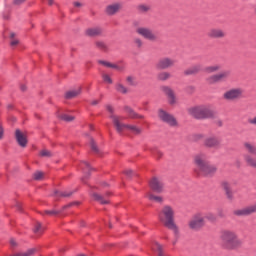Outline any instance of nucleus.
Returning a JSON list of instances; mask_svg holds the SVG:
<instances>
[{
    "mask_svg": "<svg viewBox=\"0 0 256 256\" xmlns=\"http://www.w3.org/2000/svg\"><path fill=\"white\" fill-rule=\"evenodd\" d=\"M158 221H160L164 227L173 231L176 237L179 236V226L175 223V208H173V206L169 204L162 206L158 212Z\"/></svg>",
    "mask_w": 256,
    "mask_h": 256,
    "instance_id": "nucleus-1",
    "label": "nucleus"
},
{
    "mask_svg": "<svg viewBox=\"0 0 256 256\" xmlns=\"http://www.w3.org/2000/svg\"><path fill=\"white\" fill-rule=\"evenodd\" d=\"M220 241L225 249H239L243 245V241L239 239L237 233L229 229H224L220 232Z\"/></svg>",
    "mask_w": 256,
    "mask_h": 256,
    "instance_id": "nucleus-2",
    "label": "nucleus"
},
{
    "mask_svg": "<svg viewBox=\"0 0 256 256\" xmlns=\"http://www.w3.org/2000/svg\"><path fill=\"white\" fill-rule=\"evenodd\" d=\"M112 123L118 133L123 131H130L134 135H141V128L131 124L123 123V117L117 115H111Z\"/></svg>",
    "mask_w": 256,
    "mask_h": 256,
    "instance_id": "nucleus-3",
    "label": "nucleus"
},
{
    "mask_svg": "<svg viewBox=\"0 0 256 256\" xmlns=\"http://www.w3.org/2000/svg\"><path fill=\"white\" fill-rule=\"evenodd\" d=\"M189 115L195 117V119H209L215 117V111L210 106H193L188 109Z\"/></svg>",
    "mask_w": 256,
    "mask_h": 256,
    "instance_id": "nucleus-4",
    "label": "nucleus"
},
{
    "mask_svg": "<svg viewBox=\"0 0 256 256\" xmlns=\"http://www.w3.org/2000/svg\"><path fill=\"white\" fill-rule=\"evenodd\" d=\"M204 226L205 216L201 213L194 214L188 223V227L192 229V231H199V229H202Z\"/></svg>",
    "mask_w": 256,
    "mask_h": 256,
    "instance_id": "nucleus-5",
    "label": "nucleus"
},
{
    "mask_svg": "<svg viewBox=\"0 0 256 256\" xmlns=\"http://www.w3.org/2000/svg\"><path fill=\"white\" fill-rule=\"evenodd\" d=\"M231 77V70H224L217 74H213L207 78L209 85H215V83H221V81H227Z\"/></svg>",
    "mask_w": 256,
    "mask_h": 256,
    "instance_id": "nucleus-6",
    "label": "nucleus"
},
{
    "mask_svg": "<svg viewBox=\"0 0 256 256\" xmlns=\"http://www.w3.org/2000/svg\"><path fill=\"white\" fill-rule=\"evenodd\" d=\"M158 119L163 121V123H167V125H170V127H177V120L175 117L163 109L158 110Z\"/></svg>",
    "mask_w": 256,
    "mask_h": 256,
    "instance_id": "nucleus-7",
    "label": "nucleus"
},
{
    "mask_svg": "<svg viewBox=\"0 0 256 256\" xmlns=\"http://www.w3.org/2000/svg\"><path fill=\"white\" fill-rule=\"evenodd\" d=\"M243 93V88H232L226 91L223 97L226 101H237V99H241V97H243Z\"/></svg>",
    "mask_w": 256,
    "mask_h": 256,
    "instance_id": "nucleus-8",
    "label": "nucleus"
},
{
    "mask_svg": "<svg viewBox=\"0 0 256 256\" xmlns=\"http://www.w3.org/2000/svg\"><path fill=\"white\" fill-rule=\"evenodd\" d=\"M137 35H140V37H143L144 39H147V41L155 42L157 41V36L153 33V30L148 27H138L136 29Z\"/></svg>",
    "mask_w": 256,
    "mask_h": 256,
    "instance_id": "nucleus-9",
    "label": "nucleus"
},
{
    "mask_svg": "<svg viewBox=\"0 0 256 256\" xmlns=\"http://www.w3.org/2000/svg\"><path fill=\"white\" fill-rule=\"evenodd\" d=\"M171 67H175V60L170 57L161 58L156 63V69L159 71H165V69H171Z\"/></svg>",
    "mask_w": 256,
    "mask_h": 256,
    "instance_id": "nucleus-10",
    "label": "nucleus"
},
{
    "mask_svg": "<svg viewBox=\"0 0 256 256\" xmlns=\"http://www.w3.org/2000/svg\"><path fill=\"white\" fill-rule=\"evenodd\" d=\"M203 145L209 149H217L221 147V139L216 136H208L204 139Z\"/></svg>",
    "mask_w": 256,
    "mask_h": 256,
    "instance_id": "nucleus-11",
    "label": "nucleus"
},
{
    "mask_svg": "<svg viewBox=\"0 0 256 256\" xmlns=\"http://www.w3.org/2000/svg\"><path fill=\"white\" fill-rule=\"evenodd\" d=\"M121 9H123V3L114 2V3L106 6L105 13H106V15H109V16L117 15V13H119V11H121Z\"/></svg>",
    "mask_w": 256,
    "mask_h": 256,
    "instance_id": "nucleus-12",
    "label": "nucleus"
},
{
    "mask_svg": "<svg viewBox=\"0 0 256 256\" xmlns=\"http://www.w3.org/2000/svg\"><path fill=\"white\" fill-rule=\"evenodd\" d=\"M161 91L168 97V102L170 105H177V96H175V91L169 86H162Z\"/></svg>",
    "mask_w": 256,
    "mask_h": 256,
    "instance_id": "nucleus-13",
    "label": "nucleus"
},
{
    "mask_svg": "<svg viewBox=\"0 0 256 256\" xmlns=\"http://www.w3.org/2000/svg\"><path fill=\"white\" fill-rule=\"evenodd\" d=\"M15 139L20 147H27L28 140L27 134H25V132H22L21 130L17 129L15 131Z\"/></svg>",
    "mask_w": 256,
    "mask_h": 256,
    "instance_id": "nucleus-14",
    "label": "nucleus"
},
{
    "mask_svg": "<svg viewBox=\"0 0 256 256\" xmlns=\"http://www.w3.org/2000/svg\"><path fill=\"white\" fill-rule=\"evenodd\" d=\"M194 162L198 169L202 171V169L209 163V160H207V155L200 153L194 157Z\"/></svg>",
    "mask_w": 256,
    "mask_h": 256,
    "instance_id": "nucleus-15",
    "label": "nucleus"
},
{
    "mask_svg": "<svg viewBox=\"0 0 256 256\" xmlns=\"http://www.w3.org/2000/svg\"><path fill=\"white\" fill-rule=\"evenodd\" d=\"M225 35V31L221 28H211L207 33V36L210 39H223L225 38Z\"/></svg>",
    "mask_w": 256,
    "mask_h": 256,
    "instance_id": "nucleus-16",
    "label": "nucleus"
},
{
    "mask_svg": "<svg viewBox=\"0 0 256 256\" xmlns=\"http://www.w3.org/2000/svg\"><path fill=\"white\" fill-rule=\"evenodd\" d=\"M149 185L152 191H155V193H163V182H161V180H159L157 177H153L150 180Z\"/></svg>",
    "mask_w": 256,
    "mask_h": 256,
    "instance_id": "nucleus-17",
    "label": "nucleus"
},
{
    "mask_svg": "<svg viewBox=\"0 0 256 256\" xmlns=\"http://www.w3.org/2000/svg\"><path fill=\"white\" fill-rule=\"evenodd\" d=\"M234 215H236V217H249V215H253V206L250 205L248 207L245 208H241L238 210H234Z\"/></svg>",
    "mask_w": 256,
    "mask_h": 256,
    "instance_id": "nucleus-18",
    "label": "nucleus"
},
{
    "mask_svg": "<svg viewBox=\"0 0 256 256\" xmlns=\"http://www.w3.org/2000/svg\"><path fill=\"white\" fill-rule=\"evenodd\" d=\"M222 189L225 191V195L229 201H233L235 199V195L233 194V190L231 189V184L227 181H223L221 183Z\"/></svg>",
    "mask_w": 256,
    "mask_h": 256,
    "instance_id": "nucleus-19",
    "label": "nucleus"
},
{
    "mask_svg": "<svg viewBox=\"0 0 256 256\" xmlns=\"http://www.w3.org/2000/svg\"><path fill=\"white\" fill-rule=\"evenodd\" d=\"M85 33L88 37H99V35L103 34V29L101 27H92L86 29Z\"/></svg>",
    "mask_w": 256,
    "mask_h": 256,
    "instance_id": "nucleus-20",
    "label": "nucleus"
},
{
    "mask_svg": "<svg viewBox=\"0 0 256 256\" xmlns=\"http://www.w3.org/2000/svg\"><path fill=\"white\" fill-rule=\"evenodd\" d=\"M98 63H99V65H103V67H107L108 69H115L116 71H123L122 66L115 64V63H111L109 61L99 60Z\"/></svg>",
    "mask_w": 256,
    "mask_h": 256,
    "instance_id": "nucleus-21",
    "label": "nucleus"
},
{
    "mask_svg": "<svg viewBox=\"0 0 256 256\" xmlns=\"http://www.w3.org/2000/svg\"><path fill=\"white\" fill-rule=\"evenodd\" d=\"M201 171L204 175H215L217 173V166L208 162Z\"/></svg>",
    "mask_w": 256,
    "mask_h": 256,
    "instance_id": "nucleus-22",
    "label": "nucleus"
},
{
    "mask_svg": "<svg viewBox=\"0 0 256 256\" xmlns=\"http://www.w3.org/2000/svg\"><path fill=\"white\" fill-rule=\"evenodd\" d=\"M203 69L201 64H196L184 71V75H197Z\"/></svg>",
    "mask_w": 256,
    "mask_h": 256,
    "instance_id": "nucleus-23",
    "label": "nucleus"
},
{
    "mask_svg": "<svg viewBox=\"0 0 256 256\" xmlns=\"http://www.w3.org/2000/svg\"><path fill=\"white\" fill-rule=\"evenodd\" d=\"M244 161L248 167H252L253 169H256V158L251 156V154L244 155Z\"/></svg>",
    "mask_w": 256,
    "mask_h": 256,
    "instance_id": "nucleus-24",
    "label": "nucleus"
},
{
    "mask_svg": "<svg viewBox=\"0 0 256 256\" xmlns=\"http://www.w3.org/2000/svg\"><path fill=\"white\" fill-rule=\"evenodd\" d=\"M124 110L130 119H143V115L137 114V112H135L133 109L129 107H125Z\"/></svg>",
    "mask_w": 256,
    "mask_h": 256,
    "instance_id": "nucleus-25",
    "label": "nucleus"
},
{
    "mask_svg": "<svg viewBox=\"0 0 256 256\" xmlns=\"http://www.w3.org/2000/svg\"><path fill=\"white\" fill-rule=\"evenodd\" d=\"M244 149L247 151V153H250V155H256V146L251 142H244Z\"/></svg>",
    "mask_w": 256,
    "mask_h": 256,
    "instance_id": "nucleus-26",
    "label": "nucleus"
},
{
    "mask_svg": "<svg viewBox=\"0 0 256 256\" xmlns=\"http://www.w3.org/2000/svg\"><path fill=\"white\" fill-rule=\"evenodd\" d=\"M91 196H92V199H94V201H98V203H100L101 205H107V204H109V200L103 198L102 195H99V194L93 192V193L91 194Z\"/></svg>",
    "mask_w": 256,
    "mask_h": 256,
    "instance_id": "nucleus-27",
    "label": "nucleus"
},
{
    "mask_svg": "<svg viewBox=\"0 0 256 256\" xmlns=\"http://www.w3.org/2000/svg\"><path fill=\"white\" fill-rule=\"evenodd\" d=\"M205 73H217L218 71H221V65L219 64H214V65H210V66H207L205 68Z\"/></svg>",
    "mask_w": 256,
    "mask_h": 256,
    "instance_id": "nucleus-28",
    "label": "nucleus"
},
{
    "mask_svg": "<svg viewBox=\"0 0 256 256\" xmlns=\"http://www.w3.org/2000/svg\"><path fill=\"white\" fill-rule=\"evenodd\" d=\"M115 89L118 93H122V95H127V93H129V89H127L121 82L115 84Z\"/></svg>",
    "mask_w": 256,
    "mask_h": 256,
    "instance_id": "nucleus-29",
    "label": "nucleus"
},
{
    "mask_svg": "<svg viewBox=\"0 0 256 256\" xmlns=\"http://www.w3.org/2000/svg\"><path fill=\"white\" fill-rule=\"evenodd\" d=\"M96 47L99 49V51H103L104 53H107L109 51V46H107V43L104 41L98 40L95 42Z\"/></svg>",
    "mask_w": 256,
    "mask_h": 256,
    "instance_id": "nucleus-30",
    "label": "nucleus"
},
{
    "mask_svg": "<svg viewBox=\"0 0 256 256\" xmlns=\"http://www.w3.org/2000/svg\"><path fill=\"white\" fill-rule=\"evenodd\" d=\"M78 95H81V88L66 92L65 97L66 99H74V97H77Z\"/></svg>",
    "mask_w": 256,
    "mask_h": 256,
    "instance_id": "nucleus-31",
    "label": "nucleus"
},
{
    "mask_svg": "<svg viewBox=\"0 0 256 256\" xmlns=\"http://www.w3.org/2000/svg\"><path fill=\"white\" fill-rule=\"evenodd\" d=\"M158 81H169L171 79V74L168 71H163L157 75Z\"/></svg>",
    "mask_w": 256,
    "mask_h": 256,
    "instance_id": "nucleus-32",
    "label": "nucleus"
},
{
    "mask_svg": "<svg viewBox=\"0 0 256 256\" xmlns=\"http://www.w3.org/2000/svg\"><path fill=\"white\" fill-rule=\"evenodd\" d=\"M54 195H55V197H71V195H73V192L56 190L54 192Z\"/></svg>",
    "mask_w": 256,
    "mask_h": 256,
    "instance_id": "nucleus-33",
    "label": "nucleus"
},
{
    "mask_svg": "<svg viewBox=\"0 0 256 256\" xmlns=\"http://www.w3.org/2000/svg\"><path fill=\"white\" fill-rule=\"evenodd\" d=\"M139 13H148V11H151V6L147 4H140L137 7Z\"/></svg>",
    "mask_w": 256,
    "mask_h": 256,
    "instance_id": "nucleus-34",
    "label": "nucleus"
},
{
    "mask_svg": "<svg viewBox=\"0 0 256 256\" xmlns=\"http://www.w3.org/2000/svg\"><path fill=\"white\" fill-rule=\"evenodd\" d=\"M153 251H156V253H158V256H165V254L163 253V246L159 243L154 244Z\"/></svg>",
    "mask_w": 256,
    "mask_h": 256,
    "instance_id": "nucleus-35",
    "label": "nucleus"
},
{
    "mask_svg": "<svg viewBox=\"0 0 256 256\" xmlns=\"http://www.w3.org/2000/svg\"><path fill=\"white\" fill-rule=\"evenodd\" d=\"M148 199L154 201L155 203H163V197L154 194H148Z\"/></svg>",
    "mask_w": 256,
    "mask_h": 256,
    "instance_id": "nucleus-36",
    "label": "nucleus"
},
{
    "mask_svg": "<svg viewBox=\"0 0 256 256\" xmlns=\"http://www.w3.org/2000/svg\"><path fill=\"white\" fill-rule=\"evenodd\" d=\"M103 82L107 85H113V78L107 73H102Z\"/></svg>",
    "mask_w": 256,
    "mask_h": 256,
    "instance_id": "nucleus-37",
    "label": "nucleus"
},
{
    "mask_svg": "<svg viewBox=\"0 0 256 256\" xmlns=\"http://www.w3.org/2000/svg\"><path fill=\"white\" fill-rule=\"evenodd\" d=\"M43 177H45V173H43L42 171H36L33 174V179L35 181H43Z\"/></svg>",
    "mask_w": 256,
    "mask_h": 256,
    "instance_id": "nucleus-38",
    "label": "nucleus"
},
{
    "mask_svg": "<svg viewBox=\"0 0 256 256\" xmlns=\"http://www.w3.org/2000/svg\"><path fill=\"white\" fill-rule=\"evenodd\" d=\"M10 38L12 39L10 42L11 47H17V45H19V41L15 38V33H11Z\"/></svg>",
    "mask_w": 256,
    "mask_h": 256,
    "instance_id": "nucleus-39",
    "label": "nucleus"
},
{
    "mask_svg": "<svg viewBox=\"0 0 256 256\" xmlns=\"http://www.w3.org/2000/svg\"><path fill=\"white\" fill-rule=\"evenodd\" d=\"M134 45L137 49H141L143 47V40L141 38H134Z\"/></svg>",
    "mask_w": 256,
    "mask_h": 256,
    "instance_id": "nucleus-40",
    "label": "nucleus"
},
{
    "mask_svg": "<svg viewBox=\"0 0 256 256\" xmlns=\"http://www.w3.org/2000/svg\"><path fill=\"white\" fill-rule=\"evenodd\" d=\"M41 157H53V153L47 149L40 151Z\"/></svg>",
    "mask_w": 256,
    "mask_h": 256,
    "instance_id": "nucleus-41",
    "label": "nucleus"
},
{
    "mask_svg": "<svg viewBox=\"0 0 256 256\" xmlns=\"http://www.w3.org/2000/svg\"><path fill=\"white\" fill-rule=\"evenodd\" d=\"M204 219H207V221H217V216L213 213H207L204 217Z\"/></svg>",
    "mask_w": 256,
    "mask_h": 256,
    "instance_id": "nucleus-42",
    "label": "nucleus"
},
{
    "mask_svg": "<svg viewBox=\"0 0 256 256\" xmlns=\"http://www.w3.org/2000/svg\"><path fill=\"white\" fill-rule=\"evenodd\" d=\"M60 119H62L63 121L71 122V121H73V119H75V117L67 115V114H62L60 116Z\"/></svg>",
    "mask_w": 256,
    "mask_h": 256,
    "instance_id": "nucleus-43",
    "label": "nucleus"
},
{
    "mask_svg": "<svg viewBox=\"0 0 256 256\" xmlns=\"http://www.w3.org/2000/svg\"><path fill=\"white\" fill-rule=\"evenodd\" d=\"M90 147L94 153H99V148L97 147V144H95V140L91 139Z\"/></svg>",
    "mask_w": 256,
    "mask_h": 256,
    "instance_id": "nucleus-44",
    "label": "nucleus"
},
{
    "mask_svg": "<svg viewBox=\"0 0 256 256\" xmlns=\"http://www.w3.org/2000/svg\"><path fill=\"white\" fill-rule=\"evenodd\" d=\"M126 81H127L128 85H132V86L137 85V83L135 82V78L133 76H128L126 78Z\"/></svg>",
    "mask_w": 256,
    "mask_h": 256,
    "instance_id": "nucleus-45",
    "label": "nucleus"
},
{
    "mask_svg": "<svg viewBox=\"0 0 256 256\" xmlns=\"http://www.w3.org/2000/svg\"><path fill=\"white\" fill-rule=\"evenodd\" d=\"M42 231H43V227L39 222H37L34 227V233H41Z\"/></svg>",
    "mask_w": 256,
    "mask_h": 256,
    "instance_id": "nucleus-46",
    "label": "nucleus"
},
{
    "mask_svg": "<svg viewBox=\"0 0 256 256\" xmlns=\"http://www.w3.org/2000/svg\"><path fill=\"white\" fill-rule=\"evenodd\" d=\"M59 211H55V210H46L45 214L46 215H58Z\"/></svg>",
    "mask_w": 256,
    "mask_h": 256,
    "instance_id": "nucleus-47",
    "label": "nucleus"
},
{
    "mask_svg": "<svg viewBox=\"0 0 256 256\" xmlns=\"http://www.w3.org/2000/svg\"><path fill=\"white\" fill-rule=\"evenodd\" d=\"M81 167H82V169H84V170L90 169L89 164H88L87 162H85V161L81 163Z\"/></svg>",
    "mask_w": 256,
    "mask_h": 256,
    "instance_id": "nucleus-48",
    "label": "nucleus"
},
{
    "mask_svg": "<svg viewBox=\"0 0 256 256\" xmlns=\"http://www.w3.org/2000/svg\"><path fill=\"white\" fill-rule=\"evenodd\" d=\"M194 139H195V141H201V139H203V134H196L194 136Z\"/></svg>",
    "mask_w": 256,
    "mask_h": 256,
    "instance_id": "nucleus-49",
    "label": "nucleus"
},
{
    "mask_svg": "<svg viewBox=\"0 0 256 256\" xmlns=\"http://www.w3.org/2000/svg\"><path fill=\"white\" fill-rule=\"evenodd\" d=\"M248 123H250V125H256V117L250 118V119L248 120Z\"/></svg>",
    "mask_w": 256,
    "mask_h": 256,
    "instance_id": "nucleus-50",
    "label": "nucleus"
},
{
    "mask_svg": "<svg viewBox=\"0 0 256 256\" xmlns=\"http://www.w3.org/2000/svg\"><path fill=\"white\" fill-rule=\"evenodd\" d=\"M14 5H21L22 3H25V0H14Z\"/></svg>",
    "mask_w": 256,
    "mask_h": 256,
    "instance_id": "nucleus-51",
    "label": "nucleus"
},
{
    "mask_svg": "<svg viewBox=\"0 0 256 256\" xmlns=\"http://www.w3.org/2000/svg\"><path fill=\"white\" fill-rule=\"evenodd\" d=\"M74 7H77L78 9H80V7H83V3H81V2H74Z\"/></svg>",
    "mask_w": 256,
    "mask_h": 256,
    "instance_id": "nucleus-52",
    "label": "nucleus"
},
{
    "mask_svg": "<svg viewBox=\"0 0 256 256\" xmlns=\"http://www.w3.org/2000/svg\"><path fill=\"white\" fill-rule=\"evenodd\" d=\"M125 175H127L128 177H131V175H133V170H125Z\"/></svg>",
    "mask_w": 256,
    "mask_h": 256,
    "instance_id": "nucleus-53",
    "label": "nucleus"
},
{
    "mask_svg": "<svg viewBox=\"0 0 256 256\" xmlns=\"http://www.w3.org/2000/svg\"><path fill=\"white\" fill-rule=\"evenodd\" d=\"M20 89L22 91H26L27 90V86L25 84H21Z\"/></svg>",
    "mask_w": 256,
    "mask_h": 256,
    "instance_id": "nucleus-54",
    "label": "nucleus"
},
{
    "mask_svg": "<svg viewBox=\"0 0 256 256\" xmlns=\"http://www.w3.org/2000/svg\"><path fill=\"white\" fill-rule=\"evenodd\" d=\"M4 131L3 128L0 126V139H3Z\"/></svg>",
    "mask_w": 256,
    "mask_h": 256,
    "instance_id": "nucleus-55",
    "label": "nucleus"
},
{
    "mask_svg": "<svg viewBox=\"0 0 256 256\" xmlns=\"http://www.w3.org/2000/svg\"><path fill=\"white\" fill-rule=\"evenodd\" d=\"M107 111H109L110 113H113V107L112 106H107Z\"/></svg>",
    "mask_w": 256,
    "mask_h": 256,
    "instance_id": "nucleus-56",
    "label": "nucleus"
},
{
    "mask_svg": "<svg viewBox=\"0 0 256 256\" xmlns=\"http://www.w3.org/2000/svg\"><path fill=\"white\" fill-rule=\"evenodd\" d=\"M252 211L256 213V203L252 205Z\"/></svg>",
    "mask_w": 256,
    "mask_h": 256,
    "instance_id": "nucleus-57",
    "label": "nucleus"
},
{
    "mask_svg": "<svg viewBox=\"0 0 256 256\" xmlns=\"http://www.w3.org/2000/svg\"><path fill=\"white\" fill-rule=\"evenodd\" d=\"M10 243H11V245H12L13 247H15V246L17 245V243L15 242V240H11Z\"/></svg>",
    "mask_w": 256,
    "mask_h": 256,
    "instance_id": "nucleus-58",
    "label": "nucleus"
},
{
    "mask_svg": "<svg viewBox=\"0 0 256 256\" xmlns=\"http://www.w3.org/2000/svg\"><path fill=\"white\" fill-rule=\"evenodd\" d=\"M48 5H53V0H48Z\"/></svg>",
    "mask_w": 256,
    "mask_h": 256,
    "instance_id": "nucleus-59",
    "label": "nucleus"
},
{
    "mask_svg": "<svg viewBox=\"0 0 256 256\" xmlns=\"http://www.w3.org/2000/svg\"><path fill=\"white\" fill-rule=\"evenodd\" d=\"M97 103H99V101L95 100L92 102V105H97Z\"/></svg>",
    "mask_w": 256,
    "mask_h": 256,
    "instance_id": "nucleus-60",
    "label": "nucleus"
},
{
    "mask_svg": "<svg viewBox=\"0 0 256 256\" xmlns=\"http://www.w3.org/2000/svg\"><path fill=\"white\" fill-rule=\"evenodd\" d=\"M157 155H159V157H161V155H163V153L156 151Z\"/></svg>",
    "mask_w": 256,
    "mask_h": 256,
    "instance_id": "nucleus-61",
    "label": "nucleus"
},
{
    "mask_svg": "<svg viewBox=\"0 0 256 256\" xmlns=\"http://www.w3.org/2000/svg\"><path fill=\"white\" fill-rule=\"evenodd\" d=\"M73 204H70V205H68V206H64V208H67V207H71Z\"/></svg>",
    "mask_w": 256,
    "mask_h": 256,
    "instance_id": "nucleus-62",
    "label": "nucleus"
},
{
    "mask_svg": "<svg viewBox=\"0 0 256 256\" xmlns=\"http://www.w3.org/2000/svg\"><path fill=\"white\" fill-rule=\"evenodd\" d=\"M83 183H85V178H82Z\"/></svg>",
    "mask_w": 256,
    "mask_h": 256,
    "instance_id": "nucleus-63",
    "label": "nucleus"
}]
</instances>
